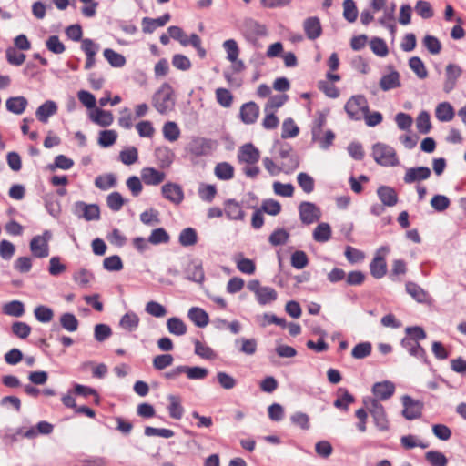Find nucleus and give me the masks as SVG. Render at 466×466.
<instances>
[{"label": "nucleus", "mask_w": 466, "mask_h": 466, "mask_svg": "<svg viewBox=\"0 0 466 466\" xmlns=\"http://www.w3.org/2000/svg\"><path fill=\"white\" fill-rule=\"evenodd\" d=\"M238 161L240 165H244L243 173L250 178H256L260 169L258 163L260 159V151L252 143L242 145L237 155Z\"/></svg>", "instance_id": "f257e3e1"}, {"label": "nucleus", "mask_w": 466, "mask_h": 466, "mask_svg": "<svg viewBox=\"0 0 466 466\" xmlns=\"http://www.w3.org/2000/svg\"><path fill=\"white\" fill-rule=\"evenodd\" d=\"M364 409L373 418L376 427L381 431H387L390 430V421L387 418V414L384 406L378 399H371V397H365L363 399Z\"/></svg>", "instance_id": "f03ea898"}, {"label": "nucleus", "mask_w": 466, "mask_h": 466, "mask_svg": "<svg viewBox=\"0 0 466 466\" xmlns=\"http://www.w3.org/2000/svg\"><path fill=\"white\" fill-rule=\"evenodd\" d=\"M153 106L162 115L174 109V91L167 83L163 84L152 97Z\"/></svg>", "instance_id": "7ed1b4c3"}, {"label": "nucleus", "mask_w": 466, "mask_h": 466, "mask_svg": "<svg viewBox=\"0 0 466 466\" xmlns=\"http://www.w3.org/2000/svg\"><path fill=\"white\" fill-rule=\"evenodd\" d=\"M372 156L374 160L381 166L393 167L399 164L396 151L393 147L378 143L373 146Z\"/></svg>", "instance_id": "20e7f679"}, {"label": "nucleus", "mask_w": 466, "mask_h": 466, "mask_svg": "<svg viewBox=\"0 0 466 466\" xmlns=\"http://www.w3.org/2000/svg\"><path fill=\"white\" fill-rule=\"evenodd\" d=\"M390 253L388 246H382L375 252L374 258L370 264V271L373 278L381 279L387 273V256Z\"/></svg>", "instance_id": "39448f33"}, {"label": "nucleus", "mask_w": 466, "mask_h": 466, "mask_svg": "<svg viewBox=\"0 0 466 466\" xmlns=\"http://www.w3.org/2000/svg\"><path fill=\"white\" fill-rule=\"evenodd\" d=\"M344 108L351 119L360 120L365 112H367V109H369V104L364 96L356 95L347 101Z\"/></svg>", "instance_id": "423d86ee"}, {"label": "nucleus", "mask_w": 466, "mask_h": 466, "mask_svg": "<svg viewBox=\"0 0 466 466\" xmlns=\"http://www.w3.org/2000/svg\"><path fill=\"white\" fill-rule=\"evenodd\" d=\"M223 48L227 54V59L231 63V70L233 73H240L245 70L244 62L238 58L240 48L234 39H228L223 43Z\"/></svg>", "instance_id": "0eeeda50"}, {"label": "nucleus", "mask_w": 466, "mask_h": 466, "mask_svg": "<svg viewBox=\"0 0 466 466\" xmlns=\"http://www.w3.org/2000/svg\"><path fill=\"white\" fill-rule=\"evenodd\" d=\"M215 148V142L204 137H193L187 147V151L192 157H198L208 156Z\"/></svg>", "instance_id": "6e6552de"}, {"label": "nucleus", "mask_w": 466, "mask_h": 466, "mask_svg": "<svg viewBox=\"0 0 466 466\" xmlns=\"http://www.w3.org/2000/svg\"><path fill=\"white\" fill-rule=\"evenodd\" d=\"M52 238L50 231L46 230L42 235L35 236L30 242V250L35 258H46L49 255V241Z\"/></svg>", "instance_id": "1a4fd4ad"}, {"label": "nucleus", "mask_w": 466, "mask_h": 466, "mask_svg": "<svg viewBox=\"0 0 466 466\" xmlns=\"http://www.w3.org/2000/svg\"><path fill=\"white\" fill-rule=\"evenodd\" d=\"M401 403L403 406L402 415L405 419L412 420L421 417L423 402L416 400L409 395H404L401 397Z\"/></svg>", "instance_id": "9d476101"}, {"label": "nucleus", "mask_w": 466, "mask_h": 466, "mask_svg": "<svg viewBox=\"0 0 466 466\" xmlns=\"http://www.w3.org/2000/svg\"><path fill=\"white\" fill-rule=\"evenodd\" d=\"M462 72V68L457 64L450 63L445 66L444 81L442 85V89L445 93H450L455 88Z\"/></svg>", "instance_id": "9b49d317"}, {"label": "nucleus", "mask_w": 466, "mask_h": 466, "mask_svg": "<svg viewBox=\"0 0 466 466\" xmlns=\"http://www.w3.org/2000/svg\"><path fill=\"white\" fill-rule=\"evenodd\" d=\"M396 391L395 384L390 380L376 382L371 388V399H378L380 401L390 400Z\"/></svg>", "instance_id": "f8f14e48"}, {"label": "nucleus", "mask_w": 466, "mask_h": 466, "mask_svg": "<svg viewBox=\"0 0 466 466\" xmlns=\"http://www.w3.org/2000/svg\"><path fill=\"white\" fill-rule=\"evenodd\" d=\"M299 218L304 224H312L321 217L320 209L311 202H302L299 207Z\"/></svg>", "instance_id": "ddd939ff"}, {"label": "nucleus", "mask_w": 466, "mask_h": 466, "mask_svg": "<svg viewBox=\"0 0 466 466\" xmlns=\"http://www.w3.org/2000/svg\"><path fill=\"white\" fill-rule=\"evenodd\" d=\"M326 78V80H321L318 83L319 89L327 96L330 98H337L339 96V90L334 85V82H339L341 78L339 74L328 72Z\"/></svg>", "instance_id": "4468645a"}, {"label": "nucleus", "mask_w": 466, "mask_h": 466, "mask_svg": "<svg viewBox=\"0 0 466 466\" xmlns=\"http://www.w3.org/2000/svg\"><path fill=\"white\" fill-rule=\"evenodd\" d=\"M74 211L76 216L87 221L97 220L100 218V210L96 204H86L79 201L75 204Z\"/></svg>", "instance_id": "2eb2a0df"}, {"label": "nucleus", "mask_w": 466, "mask_h": 466, "mask_svg": "<svg viewBox=\"0 0 466 466\" xmlns=\"http://www.w3.org/2000/svg\"><path fill=\"white\" fill-rule=\"evenodd\" d=\"M260 109L255 102H248L241 106L239 117L247 125L254 124L259 116Z\"/></svg>", "instance_id": "dca6fc26"}, {"label": "nucleus", "mask_w": 466, "mask_h": 466, "mask_svg": "<svg viewBox=\"0 0 466 466\" xmlns=\"http://www.w3.org/2000/svg\"><path fill=\"white\" fill-rule=\"evenodd\" d=\"M81 49L86 56L85 69H91L96 64V55L99 50V46L89 38L81 40Z\"/></svg>", "instance_id": "f3484780"}, {"label": "nucleus", "mask_w": 466, "mask_h": 466, "mask_svg": "<svg viewBox=\"0 0 466 466\" xmlns=\"http://www.w3.org/2000/svg\"><path fill=\"white\" fill-rule=\"evenodd\" d=\"M88 117L93 123L102 127H107L114 122V116L112 112L99 107L90 110Z\"/></svg>", "instance_id": "a211bd4d"}, {"label": "nucleus", "mask_w": 466, "mask_h": 466, "mask_svg": "<svg viewBox=\"0 0 466 466\" xmlns=\"http://www.w3.org/2000/svg\"><path fill=\"white\" fill-rule=\"evenodd\" d=\"M162 195L174 204H179L184 199L182 187L176 183H167L162 187Z\"/></svg>", "instance_id": "6ab92c4d"}, {"label": "nucleus", "mask_w": 466, "mask_h": 466, "mask_svg": "<svg viewBox=\"0 0 466 466\" xmlns=\"http://www.w3.org/2000/svg\"><path fill=\"white\" fill-rule=\"evenodd\" d=\"M431 169L426 167H411L406 170L403 180L406 184L426 180L431 177Z\"/></svg>", "instance_id": "aec40b11"}, {"label": "nucleus", "mask_w": 466, "mask_h": 466, "mask_svg": "<svg viewBox=\"0 0 466 466\" xmlns=\"http://www.w3.org/2000/svg\"><path fill=\"white\" fill-rule=\"evenodd\" d=\"M303 29L309 40L319 38L322 34V26L320 21L316 16H311L303 22Z\"/></svg>", "instance_id": "412c9836"}, {"label": "nucleus", "mask_w": 466, "mask_h": 466, "mask_svg": "<svg viewBox=\"0 0 466 466\" xmlns=\"http://www.w3.org/2000/svg\"><path fill=\"white\" fill-rule=\"evenodd\" d=\"M377 195L381 203L386 207H394L398 201V193L393 187L380 186L377 189Z\"/></svg>", "instance_id": "4be33fe9"}, {"label": "nucleus", "mask_w": 466, "mask_h": 466, "mask_svg": "<svg viewBox=\"0 0 466 466\" xmlns=\"http://www.w3.org/2000/svg\"><path fill=\"white\" fill-rule=\"evenodd\" d=\"M141 178L146 185L157 186L162 183L166 175L153 167H145L141 171Z\"/></svg>", "instance_id": "5701e85b"}, {"label": "nucleus", "mask_w": 466, "mask_h": 466, "mask_svg": "<svg viewBox=\"0 0 466 466\" xmlns=\"http://www.w3.org/2000/svg\"><path fill=\"white\" fill-rule=\"evenodd\" d=\"M406 291L419 303H430L431 301L430 294L414 282L408 281L406 283Z\"/></svg>", "instance_id": "b1692460"}, {"label": "nucleus", "mask_w": 466, "mask_h": 466, "mask_svg": "<svg viewBox=\"0 0 466 466\" xmlns=\"http://www.w3.org/2000/svg\"><path fill=\"white\" fill-rule=\"evenodd\" d=\"M400 85V75L396 70H390V73L383 75L380 80V87L383 91L398 88Z\"/></svg>", "instance_id": "393cba45"}, {"label": "nucleus", "mask_w": 466, "mask_h": 466, "mask_svg": "<svg viewBox=\"0 0 466 466\" xmlns=\"http://www.w3.org/2000/svg\"><path fill=\"white\" fill-rule=\"evenodd\" d=\"M56 112L57 105L54 101L47 100L36 109L35 116L40 122L46 123L49 116Z\"/></svg>", "instance_id": "a878e982"}, {"label": "nucleus", "mask_w": 466, "mask_h": 466, "mask_svg": "<svg viewBox=\"0 0 466 466\" xmlns=\"http://www.w3.org/2000/svg\"><path fill=\"white\" fill-rule=\"evenodd\" d=\"M189 319L198 327L204 328L208 324L209 318L208 313L201 308L193 307L188 310Z\"/></svg>", "instance_id": "bb28decb"}, {"label": "nucleus", "mask_w": 466, "mask_h": 466, "mask_svg": "<svg viewBox=\"0 0 466 466\" xmlns=\"http://www.w3.org/2000/svg\"><path fill=\"white\" fill-rule=\"evenodd\" d=\"M187 279L189 280L202 283L205 278L202 265L198 261H191L186 268Z\"/></svg>", "instance_id": "cd10ccee"}, {"label": "nucleus", "mask_w": 466, "mask_h": 466, "mask_svg": "<svg viewBox=\"0 0 466 466\" xmlns=\"http://www.w3.org/2000/svg\"><path fill=\"white\" fill-rule=\"evenodd\" d=\"M28 105L27 99L24 96H14L6 100V109L14 114L21 115Z\"/></svg>", "instance_id": "c85d7f7f"}, {"label": "nucleus", "mask_w": 466, "mask_h": 466, "mask_svg": "<svg viewBox=\"0 0 466 466\" xmlns=\"http://www.w3.org/2000/svg\"><path fill=\"white\" fill-rule=\"evenodd\" d=\"M140 319L137 313L133 311L127 312L120 319L119 326L126 331L132 332L136 330L139 325Z\"/></svg>", "instance_id": "c756f323"}, {"label": "nucleus", "mask_w": 466, "mask_h": 466, "mask_svg": "<svg viewBox=\"0 0 466 466\" xmlns=\"http://www.w3.org/2000/svg\"><path fill=\"white\" fill-rule=\"evenodd\" d=\"M224 210L229 219L242 220L244 218V211L241 206L235 200L226 201Z\"/></svg>", "instance_id": "7c9ffc66"}, {"label": "nucleus", "mask_w": 466, "mask_h": 466, "mask_svg": "<svg viewBox=\"0 0 466 466\" xmlns=\"http://www.w3.org/2000/svg\"><path fill=\"white\" fill-rule=\"evenodd\" d=\"M214 173L220 180H229L234 177L235 169L231 164L220 162L216 165Z\"/></svg>", "instance_id": "2f4dec72"}, {"label": "nucleus", "mask_w": 466, "mask_h": 466, "mask_svg": "<svg viewBox=\"0 0 466 466\" xmlns=\"http://www.w3.org/2000/svg\"><path fill=\"white\" fill-rule=\"evenodd\" d=\"M169 405L168 412L172 419L180 420L184 414V408L181 405V399L176 395H170L168 397Z\"/></svg>", "instance_id": "473e14b6"}, {"label": "nucleus", "mask_w": 466, "mask_h": 466, "mask_svg": "<svg viewBox=\"0 0 466 466\" xmlns=\"http://www.w3.org/2000/svg\"><path fill=\"white\" fill-rule=\"evenodd\" d=\"M401 344L410 355L426 361L425 350L419 344V342L413 341V339H403Z\"/></svg>", "instance_id": "72a5a7b5"}, {"label": "nucleus", "mask_w": 466, "mask_h": 466, "mask_svg": "<svg viewBox=\"0 0 466 466\" xmlns=\"http://www.w3.org/2000/svg\"><path fill=\"white\" fill-rule=\"evenodd\" d=\"M435 115L440 121L448 122L454 117V109L450 103L442 102L437 106Z\"/></svg>", "instance_id": "f704fd0d"}, {"label": "nucleus", "mask_w": 466, "mask_h": 466, "mask_svg": "<svg viewBox=\"0 0 466 466\" xmlns=\"http://www.w3.org/2000/svg\"><path fill=\"white\" fill-rule=\"evenodd\" d=\"M355 401L354 397L343 388H339L338 390V398L334 401V406L338 409L348 410L349 405Z\"/></svg>", "instance_id": "c9c22d12"}, {"label": "nucleus", "mask_w": 466, "mask_h": 466, "mask_svg": "<svg viewBox=\"0 0 466 466\" xmlns=\"http://www.w3.org/2000/svg\"><path fill=\"white\" fill-rule=\"evenodd\" d=\"M331 238V228L328 223L319 224L313 231V238L317 242H327Z\"/></svg>", "instance_id": "e433bc0d"}, {"label": "nucleus", "mask_w": 466, "mask_h": 466, "mask_svg": "<svg viewBox=\"0 0 466 466\" xmlns=\"http://www.w3.org/2000/svg\"><path fill=\"white\" fill-rule=\"evenodd\" d=\"M180 129L176 122L167 121L163 126V136L169 142L177 141L180 137Z\"/></svg>", "instance_id": "4c0bfd02"}, {"label": "nucleus", "mask_w": 466, "mask_h": 466, "mask_svg": "<svg viewBox=\"0 0 466 466\" xmlns=\"http://www.w3.org/2000/svg\"><path fill=\"white\" fill-rule=\"evenodd\" d=\"M104 57L114 67H123L126 65V58L123 55L111 48H106L103 52Z\"/></svg>", "instance_id": "58836bf2"}, {"label": "nucleus", "mask_w": 466, "mask_h": 466, "mask_svg": "<svg viewBox=\"0 0 466 466\" xmlns=\"http://www.w3.org/2000/svg\"><path fill=\"white\" fill-rule=\"evenodd\" d=\"M167 327L171 334L177 336H182L186 334L187 330V325L179 318L177 317L168 319L167 321Z\"/></svg>", "instance_id": "ea45409f"}, {"label": "nucleus", "mask_w": 466, "mask_h": 466, "mask_svg": "<svg viewBox=\"0 0 466 466\" xmlns=\"http://www.w3.org/2000/svg\"><path fill=\"white\" fill-rule=\"evenodd\" d=\"M3 313L13 317H21L25 313V307L21 301L13 300L5 303L2 308Z\"/></svg>", "instance_id": "a19ab883"}, {"label": "nucleus", "mask_w": 466, "mask_h": 466, "mask_svg": "<svg viewBox=\"0 0 466 466\" xmlns=\"http://www.w3.org/2000/svg\"><path fill=\"white\" fill-rule=\"evenodd\" d=\"M199 198L208 203H210L215 198L218 190L215 185L201 183L198 190Z\"/></svg>", "instance_id": "79ce46f5"}, {"label": "nucleus", "mask_w": 466, "mask_h": 466, "mask_svg": "<svg viewBox=\"0 0 466 466\" xmlns=\"http://www.w3.org/2000/svg\"><path fill=\"white\" fill-rule=\"evenodd\" d=\"M409 66L420 79H425L428 76L426 66L420 57L413 56L410 58Z\"/></svg>", "instance_id": "37998d69"}, {"label": "nucleus", "mask_w": 466, "mask_h": 466, "mask_svg": "<svg viewBox=\"0 0 466 466\" xmlns=\"http://www.w3.org/2000/svg\"><path fill=\"white\" fill-rule=\"evenodd\" d=\"M118 137V134L114 129H106L99 132L98 144L102 147L113 146Z\"/></svg>", "instance_id": "c03bdc74"}, {"label": "nucleus", "mask_w": 466, "mask_h": 466, "mask_svg": "<svg viewBox=\"0 0 466 466\" xmlns=\"http://www.w3.org/2000/svg\"><path fill=\"white\" fill-rule=\"evenodd\" d=\"M335 139V134L331 130L318 132V136H312V140L319 144V146L327 149L329 148Z\"/></svg>", "instance_id": "a18cd8bd"}, {"label": "nucleus", "mask_w": 466, "mask_h": 466, "mask_svg": "<svg viewBox=\"0 0 466 466\" xmlns=\"http://www.w3.org/2000/svg\"><path fill=\"white\" fill-rule=\"evenodd\" d=\"M170 240V236L163 228L152 230L148 241L153 245L167 244Z\"/></svg>", "instance_id": "49530a36"}, {"label": "nucleus", "mask_w": 466, "mask_h": 466, "mask_svg": "<svg viewBox=\"0 0 466 466\" xmlns=\"http://www.w3.org/2000/svg\"><path fill=\"white\" fill-rule=\"evenodd\" d=\"M235 262L237 268L244 274L252 275L256 271V264L249 258L238 256L235 258Z\"/></svg>", "instance_id": "de8ad7c7"}, {"label": "nucleus", "mask_w": 466, "mask_h": 466, "mask_svg": "<svg viewBox=\"0 0 466 466\" xmlns=\"http://www.w3.org/2000/svg\"><path fill=\"white\" fill-rule=\"evenodd\" d=\"M256 297L259 304L266 305L275 301L278 294L273 288L263 287Z\"/></svg>", "instance_id": "09e8293b"}, {"label": "nucleus", "mask_w": 466, "mask_h": 466, "mask_svg": "<svg viewBox=\"0 0 466 466\" xmlns=\"http://www.w3.org/2000/svg\"><path fill=\"white\" fill-rule=\"evenodd\" d=\"M198 242L197 231L192 228H187L180 232L179 243L184 247L193 246Z\"/></svg>", "instance_id": "8fccbe9b"}, {"label": "nucleus", "mask_w": 466, "mask_h": 466, "mask_svg": "<svg viewBox=\"0 0 466 466\" xmlns=\"http://www.w3.org/2000/svg\"><path fill=\"white\" fill-rule=\"evenodd\" d=\"M217 102L223 107H230L233 103V96L229 90L226 88H217L215 91Z\"/></svg>", "instance_id": "3c124183"}, {"label": "nucleus", "mask_w": 466, "mask_h": 466, "mask_svg": "<svg viewBox=\"0 0 466 466\" xmlns=\"http://www.w3.org/2000/svg\"><path fill=\"white\" fill-rule=\"evenodd\" d=\"M168 33L173 39L177 40L183 46L191 45V35H187L180 27L170 26Z\"/></svg>", "instance_id": "603ef678"}, {"label": "nucleus", "mask_w": 466, "mask_h": 466, "mask_svg": "<svg viewBox=\"0 0 466 466\" xmlns=\"http://www.w3.org/2000/svg\"><path fill=\"white\" fill-rule=\"evenodd\" d=\"M136 130L139 137L152 138L156 133V129L152 122L148 120H142L136 125Z\"/></svg>", "instance_id": "864d4df0"}, {"label": "nucleus", "mask_w": 466, "mask_h": 466, "mask_svg": "<svg viewBox=\"0 0 466 466\" xmlns=\"http://www.w3.org/2000/svg\"><path fill=\"white\" fill-rule=\"evenodd\" d=\"M370 46L372 52L380 57H385L389 54L388 46L381 38H372L370 42Z\"/></svg>", "instance_id": "5fc2aeb1"}, {"label": "nucleus", "mask_w": 466, "mask_h": 466, "mask_svg": "<svg viewBox=\"0 0 466 466\" xmlns=\"http://www.w3.org/2000/svg\"><path fill=\"white\" fill-rule=\"evenodd\" d=\"M299 132V127L292 118H287L282 124V138H291L298 136Z\"/></svg>", "instance_id": "6e6d98bb"}, {"label": "nucleus", "mask_w": 466, "mask_h": 466, "mask_svg": "<svg viewBox=\"0 0 466 466\" xmlns=\"http://www.w3.org/2000/svg\"><path fill=\"white\" fill-rule=\"evenodd\" d=\"M75 282L82 288H86L94 280V275L87 269H80L74 274Z\"/></svg>", "instance_id": "4d7b16f0"}, {"label": "nucleus", "mask_w": 466, "mask_h": 466, "mask_svg": "<svg viewBox=\"0 0 466 466\" xmlns=\"http://www.w3.org/2000/svg\"><path fill=\"white\" fill-rule=\"evenodd\" d=\"M6 60L13 66H21L25 60V55L15 47H8L5 52Z\"/></svg>", "instance_id": "13d9d810"}, {"label": "nucleus", "mask_w": 466, "mask_h": 466, "mask_svg": "<svg viewBox=\"0 0 466 466\" xmlns=\"http://www.w3.org/2000/svg\"><path fill=\"white\" fill-rule=\"evenodd\" d=\"M343 16L350 23L356 21L358 9L353 0H345L343 2Z\"/></svg>", "instance_id": "bf43d9fd"}, {"label": "nucleus", "mask_w": 466, "mask_h": 466, "mask_svg": "<svg viewBox=\"0 0 466 466\" xmlns=\"http://www.w3.org/2000/svg\"><path fill=\"white\" fill-rule=\"evenodd\" d=\"M425 459L431 466H446L448 460L441 451H431L425 454Z\"/></svg>", "instance_id": "052dcab7"}, {"label": "nucleus", "mask_w": 466, "mask_h": 466, "mask_svg": "<svg viewBox=\"0 0 466 466\" xmlns=\"http://www.w3.org/2000/svg\"><path fill=\"white\" fill-rule=\"evenodd\" d=\"M119 159L125 165H133L138 159L137 149L134 147H130L122 150L119 154Z\"/></svg>", "instance_id": "680f3d73"}, {"label": "nucleus", "mask_w": 466, "mask_h": 466, "mask_svg": "<svg viewBox=\"0 0 466 466\" xmlns=\"http://www.w3.org/2000/svg\"><path fill=\"white\" fill-rule=\"evenodd\" d=\"M116 183V179L112 174L98 176L95 180L96 187L102 190H107L115 187Z\"/></svg>", "instance_id": "e2e57ef3"}, {"label": "nucleus", "mask_w": 466, "mask_h": 466, "mask_svg": "<svg viewBox=\"0 0 466 466\" xmlns=\"http://www.w3.org/2000/svg\"><path fill=\"white\" fill-rule=\"evenodd\" d=\"M289 238V233L284 228H278L272 232L268 238V241L272 246H279L285 244Z\"/></svg>", "instance_id": "0e129e2a"}, {"label": "nucleus", "mask_w": 466, "mask_h": 466, "mask_svg": "<svg viewBox=\"0 0 466 466\" xmlns=\"http://www.w3.org/2000/svg\"><path fill=\"white\" fill-rule=\"evenodd\" d=\"M61 326L67 331L74 332L78 329V320L75 315L71 313H64L60 317Z\"/></svg>", "instance_id": "69168bd1"}, {"label": "nucleus", "mask_w": 466, "mask_h": 466, "mask_svg": "<svg viewBox=\"0 0 466 466\" xmlns=\"http://www.w3.org/2000/svg\"><path fill=\"white\" fill-rule=\"evenodd\" d=\"M184 373L189 380H204L208 376V370L201 367H189L184 365Z\"/></svg>", "instance_id": "338daca9"}, {"label": "nucleus", "mask_w": 466, "mask_h": 466, "mask_svg": "<svg viewBox=\"0 0 466 466\" xmlns=\"http://www.w3.org/2000/svg\"><path fill=\"white\" fill-rule=\"evenodd\" d=\"M423 46L432 55H438L441 51V44L439 39L433 35H427L422 40Z\"/></svg>", "instance_id": "774afa93"}]
</instances>
